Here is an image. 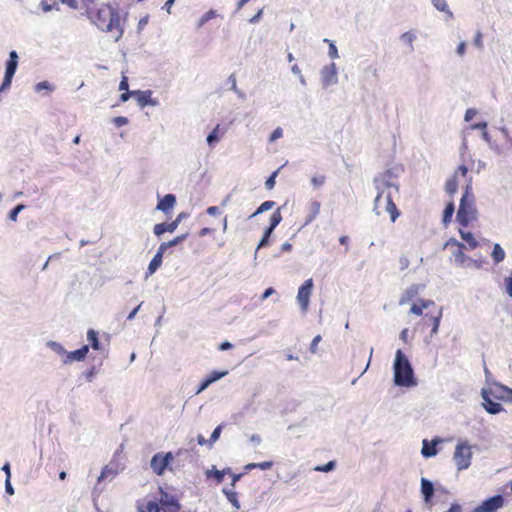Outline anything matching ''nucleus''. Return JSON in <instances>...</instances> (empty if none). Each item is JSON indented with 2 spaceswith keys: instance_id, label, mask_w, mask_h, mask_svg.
<instances>
[{
  "instance_id": "10",
  "label": "nucleus",
  "mask_w": 512,
  "mask_h": 512,
  "mask_svg": "<svg viewBox=\"0 0 512 512\" xmlns=\"http://www.w3.org/2000/svg\"><path fill=\"white\" fill-rule=\"evenodd\" d=\"M504 505V498L501 495H495L483 501L473 509V512H496Z\"/></svg>"
},
{
  "instance_id": "50",
  "label": "nucleus",
  "mask_w": 512,
  "mask_h": 512,
  "mask_svg": "<svg viewBox=\"0 0 512 512\" xmlns=\"http://www.w3.org/2000/svg\"><path fill=\"white\" fill-rule=\"evenodd\" d=\"M482 33L480 31H477L475 37H474V44L479 49L483 48V41H482Z\"/></svg>"
},
{
  "instance_id": "57",
  "label": "nucleus",
  "mask_w": 512,
  "mask_h": 512,
  "mask_svg": "<svg viewBox=\"0 0 512 512\" xmlns=\"http://www.w3.org/2000/svg\"><path fill=\"white\" fill-rule=\"evenodd\" d=\"M213 476L216 478L217 482H222L224 478V471L215 470L213 472Z\"/></svg>"
},
{
  "instance_id": "42",
  "label": "nucleus",
  "mask_w": 512,
  "mask_h": 512,
  "mask_svg": "<svg viewBox=\"0 0 512 512\" xmlns=\"http://www.w3.org/2000/svg\"><path fill=\"white\" fill-rule=\"evenodd\" d=\"M432 3L439 11H448V5L446 3V0H432Z\"/></svg>"
},
{
  "instance_id": "27",
  "label": "nucleus",
  "mask_w": 512,
  "mask_h": 512,
  "mask_svg": "<svg viewBox=\"0 0 512 512\" xmlns=\"http://www.w3.org/2000/svg\"><path fill=\"white\" fill-rule=\"evenodd\" d=\"M186 238L187 234L179 235L168 242L161 243L159 248L160 250H163L165 252L168 248L178 245L179 243L183 242Z\"/></svg>"
},
{
  "instance_id": "60",
  "label": "nucleus",
  "mask_w": 512,
  "mask_h": 512,
  "mask_svg": "<svg viewBox=\"0 0 512 512\" xmlns=\"http://www.w3.org/2000/svg\"><path fill=\"white\" fill-rule=\"evenodd\" d=\"M476 115V111L473 109H468L465 113V120L470 121Z\"/></svg>"
},
{
  "instance_id": "38",
  "label": "nucleus",
  "mask_w": 512,
  "mask_h": 512,
  "mask_svg": "<svg viewBox=\"0 0 512 512\" xmlns=\"http://www.w3.org/2000/svg\"><path fill=\"white\" fill-rule=\"evenodd\" d=\"M335 461H329L327 464L325 465H322V466H316L314 468L315 471H319V472H329V471H332L334 468H335Z\"/></svg>"
},
{
  "instance_id": "9",
  "label": "nucleus",
  "mask_w": 512,
  "mask_h": 512,
  "mask_svg": "<svg viewBox=\"0 0 512 512\" xmlns=\"http://www.w3.org/2000/svg\"><path fill=\"white\" fill-rule=\"evenodd\" d=\"M313 289V280L312 278L307 279L303 285L300 286L297 294L298 303L302 309V311H307L310 302V296Z\"/></svg>"
},
{
  "instance_id": "23",
  "label": "nucleus",
  "mask_w": 512,
  "mask_h": 512,
  "mask_svg": "<svg viewBox=\"0 0 512 512\" xmlns=\"http://www.w3.org/2000/svg\"><path fill=\"white\" fill-rule=\"evenodd\" d=\"M441 312L439 311L437 315H432L429 319H424L423 325L431 327V334H436L440 325Z\"/></svg>"
},
{
  "instance_id": "43",
  "label": "nucleus",
  "mask_w": 512,
  "mask_h": 512,
  "mask_svg": "<svg viewBox=\"0 0 512 512\" xmlns=\"http://www.w3.org/2000/svg\"><path fill=\"white\" fill-rule=\"evenodd\" d=\"M324 41L329 43V56L332 59L338 58V50H337V47L335 46V44L333 42L329 41L328 39H325Z\"/></svg>"
},
{
  "instance_id": "5",
  "label": "nucleus",
  "mask_w": 512,
  "mask_h": 512,
  "mask_svg": "<svg viewBox=\"0 0 512 512\" xmlns=\"http://www.w3.org/2000/svg\"><path fill=\"white\" fill-rule=\"evenodd\" d=\"M453 459L459 471L469 468L472 460L471 446L467 443H458L455 447Z\"/></svg>"
},
{
  "instance_id": "58",
  "label": "nucleus",
  "mask_w": 512,
  "mask_h": 512,
  "mask_svg": "<svg viewBox=\"0 0 512 512\" xmlns=\"http://www.w3.org/2000/svg\"><path fill=\"white\" fill-rule=\"evenodd\" d=\"M465 50H466V43L465 42H460L458 47H457V53L460 56H463L464 53H465Z\"/></svg>"
},
{
  "instance_id": "24",
  "label": "nucleus",
  "mask_w": 512,
  "mask_h": 512,
  "mask_svg": "<svg viewBox=\"0 0 512 512\" xmlns=\"http://www.w3.org/2000/svg\"><path fill=\"white\" fill-rule=\"evenodd\" d=\"M220 16L216 10L210 9L206 13H204L198 22L196 23V28L201 29L208 21Z\"/></svg>"
},
{
  "instance_id": "36",
  "label": "nucleus",
  "mask_w": 512,
  "mask_h": 512,
  "mask_svg": "<svg viewBox=\"0 0 512 512\" xmlns=\"http://www.w3.org/2000/svg\"><path fill=\"white\" fill-rule=\"evenodd\" d=\"M279 173V169H277L276 171H274L269 177L268 179L266 180L265 182V187L267 190H272L275 186V183H276V177Z\"/></svg>"
},
{
  "instance_id": "3",
  "label": "nucleus",
  "mask_w": 512,
  "mask_h": 512,
  "mask_svg": "<svg viewBox=\"0 0 512 512\" xmlns=\"http://www.w3.org/2000/svg\"><path fill=\"white\" fill-rule=\"evenodd\" d=\"M394 382L398 386H411L414 384L412 366L400 349L395 354Z\"/></svg>"
},
{
  "instance_id": "30",
  "label": "nucleus",
  "mask_w": 512,
  "mask_h": 512,
  "mask_svg": "<svg viewBox=\"0 0 512 512\" xmlns=\"http://www.w3.org/2000/svg\"><path fill=\"white\" fill-rule=\"evenodd\" d=\"M492 258L496 264L502 262L505 258V251L499 244H495L492 250Z\"/></svg>"
},
{
  "instance_id": "49",
  "label": "nucleus",
  "mask_w": 512,
  "mask_h": 512,
  "mask_svg": "<svg viewBox=\"0 0 512 512\" xmlns=\"http://www.w3.org/2000/svg\"><path fill=\"white\" fill-rule=\"evenodd\" d=\"M401 38L404 42L408 43L409 45H412L415 39V35L412 32H405L402 34Z\"/></svg>"
},
{
  "instance_id": "32",
  "label": "nucleus",
  "mask_w": 512,
  "mask_h": 512,
  "mask_svg": "<svg viewBox=\"0 0 512 512\" xmlns=\"http://www.w3.org/2000/svg\"><path fill=\"white\" fill-rule=\"evenodd\" d=\"M272 466H273L272 461H264V462H260V463H249L245 466V470L250 471L255 468H259L261 470H268V469L272 468Z\"/></svg>"
},
{
  "instance_id": "4",
  "label": "nucleus",
  "mask_w": 512,
  "mask_h": 512,
  "mask_svg": "<svg viewBox=\"0 0 512 512\" xmlns=\"http://www.w3.org/2000/svg\"><path fill=\"white\" fill-rule=\"evenodd\" d=\"M374 211L379 216L387 213L391 222H395L400 215V212L394 203L391 194L387 193L384 195V191L377 194L374 201Z\"/></svg>"
},
{
  "instance_id": "37",
  "label": "nucleus",
  "mask_w": 512,
  "mask_h": 512,
  "mask_svg": "<svg viewBox=\"0 0 512 512\" xmlns=\"http://www.w3.org/2000/svg\"><path fill=\"white\" fill-rule=\"evenodd\" d=\"M228 374V371H213L209 376H207L206 378H208V380L210 381V383L212 384L213 382L221 379L222 377L226 376Z\"/></svg>"
},
{
  "instance_id": "8",
  "label": "nucleus",
  "mask_w": 512,
  "mask_h": 512,
  "mask_svg": "<svg viewBox=\"0 0 512 512\" xmlns=\"http://www.w3.org/2000/svg\"><path fill=\"white\" fill-rule=\"evenodd\" d=\"M468 174V168L465 165H460L454 172V174L446 181L445 183V190L449 195H453L456 193L458 189V178L462 177L464 179H467V181L470 179L467 177Z\"/></svg>"
},
{
  "instance_id": "64",
  "label": "nucleus",
  "mask_w": 512,
  "mask_h": 512,
  "mask_svg": "<svg viewBox=\"0 0 512 512\" xmlns=\"http://www.w3.org/2000/svg\"><path fill=\"white\" fill-rule=\"evenodd\" d=\"M175 0H167L165 5H164V9L167 11L168 14H171V8H172V5L174 4Z\"/></svg>"
},
{
  "instance_id": "34",
  "label": "nucleus",
  "mask_w": 512,
  "mask_h": 512,
  "mask_svg": "<svg viewBox=\"0 0 512 512\" xmlns=\"http://www.w3.org/2000/svg\"><path fill=\"white\" fill-rule=\"evenodd\" d=\"M275 205V202L274 201H271V200H268V201H265L263 202L258 208L257 210L251 215V217L253 216H256L258 214H261L263 213L264 211H267V210H270L271 208H273Z\"/></svg>"
},
{
  "instance_id": "63",
  "label": "nucleus",
  "mask_w": 512,
  "mask_h": 512,
  "mask_svg": "<svg viewBox=\"0 0 512 512\" xmlns=\"http://www.w3.org/2000/svg\"><path fill=\"white\" fill-rule=\"evenodd\" d=\"M232 347H233V345L230 342H228V341L222 342L219 345V349L222 350V351L231 349Z\"/></svg>"
},
{
  "instance_id": "53",
  "label": "nucleus",
  "mask_w": 512,
  "mask_h": 512,
  "mask_svg": "<svg viewBox=\"0 0 512 512\" xmlns=\"http://www.w3.org/2000/svg\"><path fill=\"white\" fill-rule=\"evenodd\" d=\"M133 96V91H125L124 93H122L120 95V101L121 102H126L129 100V98Z\"/></svg>"
},
{
  "instance_id": "46",
  "label": "nucleus",
  "mask_w": 512,
  "mask_h": 512,
  "mask_svg": "<svg viewBox=\"0 0 512 512\" xmlns=\"http://www.w3.org/2000/svg\"><path fill=\"white\" fill-rule=\"evenodd\" d=\"M321 339H322L321 335H317L313 338V340L310 344V348H309L311 353L314 354L317 352V346H318V343L321 341Z\"/></svg>"
},
{
  "instance_id": "6",
  "label": "nucleus",
  "mask_w": 512,
  "mask_h": 512,
  "mask_svg": "<svg viewBox=\"0 0 512 512\" xmlns=\"http://www.w3.org/2000/svg\"><path fill=\"white\" fill-rule=\"evenodd\" d=\"M174 456L171 452L163 453L158 452L156 453L150 462L151 469L153 472L161 476L164 474L165 470L169 467V464L173 461Z\"/></svg>"
},
{
  "instance_id": "33",
  "label": "nucleus",
  "mask_w": 512,
  "mask_h": 512,
  "mask_svg": "<svg viewBox=\"0 0 512 512\" xmlns=\"http://www.w3.org/2000/svg\"><path fill=\"white\" fill-rule=\"evenodd\" d=\"M324 78L326 82H329L330 78L336 79V67L334 63L326 66L323 70Z\"/></svg>"
},
{
  "instance_id": "39",
  "label": "nucleus",
  "mask_w": 512,
  "mask_h": 512,
  "mask_svg": "<svg viewBox=\"0 0 512 512\" xmlns=\"http://www.w3.org/2000/svg\"><path fill=\"white\" fill-rule=\"evenodd\" d=\"M24 205L23 204H18L17 206H15L10 212H9V219L12 220V221H16L17 220V217H18V214L19 212H21L23 209H24Z\"/></svg>"
},
{
  "instance_id": "25",
  "label": "nucleus",
  "mask_w": 512,
  "mask_h": 512,
  "mask_svg": "<svg viewBox=\"0 0 512 512\" xmlns=\"http://www.w3.org/2000/svg\"><path fill=\"white\" fill-rule=\"evenodd\" d=\"M459 233L461 238L468 244L470 249H475L478 246V241L475 239L471 232L459 229Z\"/></svg>"
},
{
  "instance_id": "45",
  "label": "nucleus",
  "mask_w": 512,
  "mask_h": 512,
  "mask_svg": "<svg viewBox=\"0 0 512 512\" xmlns=\"http://www.w3.org/2000/svg\"><path fill=\"white\" fill-rule=\"evenodd\" d=\"M42 90H52V86L48 81H43L36 84L35 91L40 92Z\"/></svg>"
},
{
  "instance_id": "54",
  "label": "nucleus",
  "mask_w": 512,
  "mask_h": 512,
  "mask_svg": "<svg viewBox=\"0 0 512 512\" xmlns=\"http://www.w3.org/2000/svg\"><path fill=\"white\" fill-rule=\"evenodd\" d=\"M5 489H6V492L9 495H13L14 494V489H13V487L11 485L10 479H6L5 480Z\"/></svg>"
},
{
  "instance_id": "51",
  "label": "nucleus",
  "mask_w": 512,
  "mask_h": 512,
  "mask_svg": "<svg viewBox=\"0 0 512 512\" xmlns=\"http://www.w3.org/2000/svg\"><path fill=\"white\" fill-rule=\"evenodd\" d=\"M209 385H211V383H210V381L208 380V378H204V379L201 381V383H200V385H199L198 389L196 390V394H199V393H201L202 391H204V390H205Z\"/></svg>"
},
{
  "instance_id": "14",
  "label": "nucleus",
  "mask_w": 512,
  "mask_h": 512,
  "mask_svg": "<svg viewBox=\"0 0 512 512\" xmlns=\"http://www.w3.org/2000/svg\"><path fill=\"white\" fill-rule=\"evenodd\" d=\"M483 407L490 414H497L503 410L500 403L493 401L486 390H482Z\"/></svg>"
},
{
  "instance_id": "7",
  "label": "nucleus",
  "mask_w": 512,
  "mask_h": 512,
  "mask_svg": "<svg viewBox=\"0 0 512 512\" xmlns=\"http://www.w3.org/2000/svg\"><path fill=\"white\" fill-rule=\"evenodd\" d=\"M17 66H18V54L16 51H11L9 53V59L6 62V71H5L2 85L0 86V92L3 89L10 87L13 76L16 72Z\"/></svg>"
},
{
  "instance_id": "47",
  "label": "nucleus",
  "mask_w": 512,
  "mask_h": 512,
  "mask_svg": "<svg viewBox=\"0 0 512 512\" xmlns=\"http://www.w3.org/2000/svg\"><path fill=\"white\" fill-rule=\"evenodd\" d=\"M282 136H283V130H282V128L278 127L272 132L269 140H270V142H274L275 140L281 138Z\"/></svg>"
},
{
  "instance_id": "56",
  "label": "nucleus",
  "mask_w": 512,
  "mask_h": 512,
  "mask_svg": "<svg viewBox=\"0 0 512 512\" xmlns=\"http://www.w3.org/2000/svg\"><path fill=\"white\" fill-rule=\"evenodd\" d=\"M128 120L126 117H116L114 119V123L117 125V126H122V125H125L127 124Z\"/></svg>"
},
{
  "instance_id": "35",
  "label": "nucleus",
  "mask_w": 512,
  "mask_h": 512,
  "mask_svg": "<svg viewBox=\"0 0 512 512\" xmlns=\"http://www.w3.org/2000/svg\"><path fill=\"white\" fill-rule=\"evenodd\" d=\"M422 454L423 456L425 457H431V456H434L436 453H437V450L435 448V446H429L427 441L425 440L423 442V447H422Z\"/></svg>"
},
{
  "instance_id": "61",
  "label": "nucleus",
  "mask_w": 512,
  "mask_h": 512,
  "mask_svg": "<svg viewBox=\"0 0 512 512\" xmlns=\"http://www.w3.org/2000/svg\"><path fill=\"white\" fill-rule=\"evenodd\" d=\"M52 346L54 347L55 351L59 354H65L66 355V350L63 348V346H61L60 344H57V343H53Z\"/></svg>"
},
{
  "instance_id": "13",
  "label": "nucleus",
  "mask_w": 512,
  "mask_h": 512,
  "mask_svg": "<svg viewBox=\"0 0 512 512\" xmlns=\"http://www.w3.org/2000/svg\"><path fill=\"white\" fill-rule=\"evenodd\" d=\"M445 248H448V247H454L455 250L453 252V255L455 257V260L460 263V264H463L466 260V256L464 254V244L457 241L456 239L454 238H451L449 239L445 245H444Z\"/></svg>"
},
{
  "instance_id": "18",
  "label": "nucleus",
  "mask_w": 512,
  "mask_h": 512,
  "mask_svg": "<svg viewBox=\"0 0 512 512\" xmlns=\"http://www.w3.org/2000/svg\"><path fill=\"white\" fill-rule=\"evenodd\" d=\"M431 306H435L432 300L421 299L417 303L412 304L410 312L414 315L421 316L423 315V310L428 309Z\"/></svg>"
},
{
  "instance_id": "29",
  "label": "nucleus",
  "mask_w": 512,
  "mask_h": 512,
  "mask_svg": "<svg viewBox=\"0 0 512 512\" xmlns=\"http://www.w3.org/2000/svg\"><path fill=\"white\" fill-rule=\"evenodd\" d=\"M87 339L94 350L100 349V342L98 339V332L93 329H89L87 332Z\"/></svg>"
},
{
  "instance_id": "12",
  "label": "nucleus",
  "mask_w": 512,
  "mask_h": 512,
  "mask_svg": "<svg viewBox=\"0 0 512 512\" xmlns=\"http://www.w3.org/2000/svg\"><path fill=\"white\" fill-rule=\"evenodd\" d=\"M321 203L318 200H311L305 208L306 215L302 227L312 223L320 214Z\"/></svg>"
},
{
  "instance_id": "2",
  "label": "nucleus",
  "mask_w": 512,
  "mask_h": 512,
  "mask_svg": "<svg viewBox=\"0 0 512 512\" xmlns=\"http://www.w3.org/2000/svg\"><path fill=\"white\" fill-rule=\"evenodd\" d=\"M477 219L475 196L472 192V179H469L465 186L464 194L460 200L457 212V221L462 227H467Z\"/></svg>"
},
{
  "instance_id": "17",
  "label": "nucleus",
  "mask_w": 512,
  "mask_h": 512,
  "mask_svg": "<svg viewBox=\"0 0 512 512\" xmlns=\"http://www.w3.org/2000/svg\"><path fill=\"white\" fill-rule=\"evenodd\" d=\"M151 94H152V92L150 90H147V91H139V90L133 91V96H135L136 101H137L138 105L141 108H144L147 105H153L154 104V102H153V100L151 98Z\"/></svg>"
},
{
  "instance_id": "1",
  "label": "nucleus",
  "mask_w": 512,
  "mask_h": 512,
  "mask_svg": "<svg viewBox=\"0 0 512 512\" xmlns=\"http://www.w3.org/2000/svg\"><path fill=\"white\" fill-rule=\"evenodd\" d=\"M89 18L99 29L111 33L115 42L122 38L124 29L120 24V15L111 5L103 4L98 9L90 11Z\"/></svg>"
},
{
  "instance_id": "26",
  "label": "nucleus",
  "mask_w": 512,
  "mask_h": 512,
  "mask_svg": "<svg viewBox=\"0 0 512 512\" xmlns=\"http://www.w3.org/2000/svg\"><path fill=\"white\" fill-rule=\"evenodd\" d=\"M117 475V470L109 465H106L102 468V471L98 477V483H101L107 478L113 479Z\"/></svg>"
},
{
  "instance_id": "52",
  "label": "nucleus",
  "mask_w": 512,
  "mask_h": 512,
  "mask_svg": "<svg viewBox=\"0 0 512 512\" xmlns=\"http://www.w3.org/2000/svg\"><path fill=\"white\" fill-rule=\"evenodd\" d=\"M128 77L123 75L122 76V79L120 81V84H119V90L121 91H128Z\"/></svg>"
},
{
  "instance_id": "16",
  "label": "nucleus",
  "mask_w": 512,
  "mask_h": 512,
  "mask_svg": "<svg viewBox=\"0 0 512 512\" xmlns=\"http://www.w3.org/2000/svg\"><path fill=\"white\" fill-rule=\"evenodd\" d=\"M176 204V197L173 194H167L163 198H161L157 204V209L164 212L169 213Z\"/></svg>"
},
{
  "instance_id": "11",
  "label": "nucleus",
  "mask_w": 512,
  "mask_h": 512,
  "mask_svg": "<svg viewBox=\"0 0 512 512\" xmlns=\"http://www.w3.org/2000/svg\"><path fill=\"white\" fill-rule=\"evenodd\" d=\"M281 221L282 214L280 208H278L276 211L272 213L270 217L269 226L265 230L264 235L258 244V249L268 245L270 235L272 234L273 230L280 224Z\"/></svg>"
},
{
  "instance_id": "22",
  "label": "nucleus",
  "mask_w": 512,
  "mask_h": 512,
  "mask_svg": "<svg viewBox=\"0 0 512 512\" xmlns=\"http://www.w3.org/2000/svg\"><path fill=\"white\" fill-rule=\"evenodd\" d=\"M419 288H420L419 285H412L408 289H406V291L404 292V294L402 295V297L400 299V304L410 302L414 298H416L419 294Z\"/></svg>"
},
{
  "instance_id": "20",
  "label": "nucleus",
  "mask_w": 512,
  "mask_h": 512,
  "mask_svg": "<svg viewBox=\"0 0 512 512\" xmlns=\"http://www.w3.org/2000/svg\"><path fill=\"white\" fill-rule=\"evenodd\" d=\"M177 228V221H172L171 223H159L156 224L153 228L154 234L156 236H161L165 232H174Z\"/></svg>"
},
{
  "instance_id": "21",
  "label": "nucleus",
  "mask_w": 512,
  "mask_h": 512,
  "mask_svg": "<svg viewBox=\"0 0 512 512\" xmlns=\"http://www.w3.org/2000/svg\"><path fill=\"white\" fill-rule=\"evenodd\" d=\"M163 254L164 251L158 248L157 253L154 255V257L152 258L148 265V275H152L161 266Z\"/></svg>"
},
{
  "instance_id": "41",
  "label": "nucleus",
  "mask_w": 512,
  "mask_h": 512,
  "mask_svg": "<svg viewBox=\"0 0 512 512\" xmlns=\"http://www.w3.org/2000/svg\"><path fill=\"white\" fill-rule=\"evenodd\" d=\"M221 430H222V426L221 425L217 426L213 430V432H212V434L210 436V439H209V445L210 446H212L219 439L220 434H221Z\"/></svg>"
},
{
  "instance_id": "48",
  "label": "nucleus",
  "mask_w": 512,
  "mask_h": 512,
  "mask_svg": "<svg viewBox=\"0 0 512 512\" xmlns=\"http://www.w3.org/2000/svg\"><path fill=\"white\" fill-rule=\"evenodd\" d=\"M500 388L502 390V394L500 397L512 401V389L504 386H501Z\"/></svg>"
},
{
  "instance_id": "19",
  "label": "nucleus",
  "mask_w": 512,
  "mask_h": 512,
  "mask_svg": "<svg viewBox=\"0 0 512 512\" xmlns=\"http://www.w3.org/2000/svg\"><path fill=\"white\" fill-rule=\"evenodd\" d=\"M421 491H422V494H423V497H424V501L426 503H431V499H432V496H433V493H434V487H433V484L425 479V478H422L421 480Z\"/></svg>"
},
{
  "instance_id": "59",
  "label": "nucleus",
  "mask_w": 512,
  "mask_h": 512,
  "mask_svg": "<svg viewBox=\"0 0 512 512\" xmlns=\"http://www.w3.org/2000/svg\"><path fill=\"white\" fill-rule=\"evenodd\" d=\"M263 13V9H260L252 18H250V23H256L259 21Z\"/></svg>"
},
{
  "instance_id": "28",
  "label": "nucleus",
  "mask_w": 512,
  "mask_h": 512,
  "mask_svg": "<svg viewBox=\"0 0 512 512\" xmlns=\"http://www.w3.org/2000/svg\"><path fill=\"white\" fill-rule=\"evenodd\" d=\"M454 211H455L454 203L453 202L448 203L444 209L443 219H442L443 224L445 226H447L451 222Z\"/></svg>"
},
{
  "instance_id": "55",
  "label": "nucleus",
  "mask_w": 512,
  "mask_h": 512,
  "mask_svg": "<svg viewBox=\"0 0 512 512\" xmlns=\"http://www.w3.org/2000/svg\"><path fill=\"white\" fill-rule=\"evenodd\" d=\"M207 213L211 216H215L220 213L219 208L217 206H210L207 208Z\"/></svg>"
},
{
  "instance_id": "31",
  "label": "nucleus",
  "mask_w": 512,
  "mask_h": 512,
  "mask_svg": "<svg viewBox=\"0 0 512 512\" xmlns=\"http://www.w3.org/2000/svg\"><path fill=\"white\" fill-rule=\"evenodd\" d=\"M223 493L225 494L227 500L233 505V507H235L236 509L240 508L237 492L224 489Z\"/></svg>"
},
{
  "instance_id": "15",
  "label": "nucleus",
  "mask_w": 512,
  "mask_h": 512,
  "mask_svg": "<svg viewBox=\"0 0 512 512\" xmlns=\"http://www.w3.org/2000/svg\"><path fill=\"white\" fill-rule=\"evenodd\" d=\"M89 352V346L88 345H84L82 346L81 348L75 350V351H72V352H68L66 353V358L64 359V363L65 364H68V363H71L73 361H82L85 359V357L87 356V353Z\"/></svg>"
},
{
  "instance_id": "62",
  "label": "nucleus",
  "mask_w": 512,
  "mask_h": 512,
  "mask_svg": "<svg viewBox=\"0 0 512 512\" xmlns=\"http://www.w3.org/2000/svg\"><path fill=\"white\" fill-rule=\"evenodd\" d=\"M63 4H67L69 7L76 9L77 8V0H60Z\"/></svg>"
},
{
  "instance_id": "40",
  "label": "nucleus",
  "mask_w": 512,
  "mask_h": 512,
  "mask_svg": "<svg viewBox=\"0 0 512 512\" xmlns=\"http://www.w3.org/2000/svg\"><path fill=\"white\" fill-rule=\"evenodd\" d=\"M220 130V125H217L214 130L208 135L207 142L211 145L214 142L219 140L218 132Z\"/></svg>"
},
{
  "instance_id": "44",
  "label": "nucleus",
  "mask_w": 512,
  "mask_h": 512,
  "mask_svg": "<svg viewBox=\"0 0 512 512\" xmlns=\"http://www.w3.org/2000/svg\"><path fill=\"white\" fill-rule=\"evenodd\" d=\"M326 177L324 175H317L311 178V182L315 187H320L325 183Z\"/></svg>"
}]
</instances>
